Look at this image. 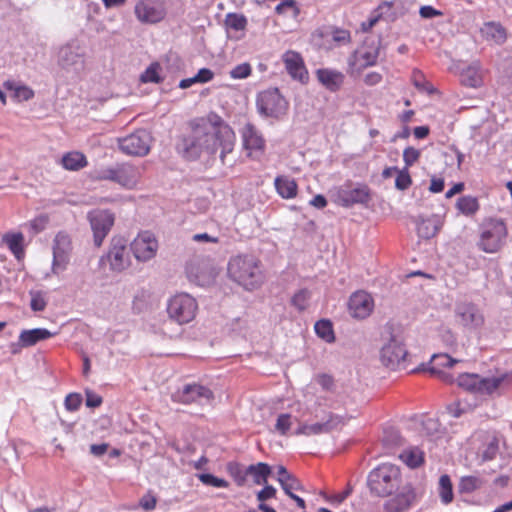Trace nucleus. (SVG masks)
I'll return each instance as SVG.
<instances>
[{
  "label": "nucleus",
  "mask_w": 512,
  "mask_h": 512,
  "mask_svg": "<svg viewBox=\"0 0 512 512\" xmlns=\"http://www.w3.org/2000/svg\"><path fill=\"white\" fill-rule=\"evenodd\" d=\"M191 135L182 136L176 149L187 160H196L202 153L219 158L225 164V157L234 150L236 135L231 126L216 112L193 119L190 122Z\"/></svg>",
  "instance_id": "1"
},
{
  "label": "nucleus",
  "mask_w": 512,
  "mask_h": 512,
  "mask_svg": "<svg viewBox=\"0 0 512 512\" xmlns=\"http://www.w3.org/2000/svg\"><path fill=\"white\" fill-rule=\"evenodd\" d=\"M227 272L233 281L248 291L259 288L264 281L260 262L253 255H239L230 259Z\"/></svg>",
  "instance_id": "2"
},
{
  "label": "nucleus",
  "mask_w": 512,
  "mask_h": 512,
  "mask_svg": "<svg viewBox=\"0 0 512 512\" xmlns=\"http://www.w3.org/2000/svg\"><path fill=\"white\" fill-rule=\"evenodd\" d=\"M400 468L391 463H383L374 468L368 475L367 486L372 495L387 497L401 487Z\"/></svg>",
  "instance_id": "3"
},
{
  "label": "nucleus",
  "mask_w": 512,
  "mask_h": 512,
  "mask_svg": "<svg viewBox=\"0 0 512 512\" xmlns=\"http://www.w3.org/2000/svg\"><path fill=\"white\" fill-rule=\"evenodd\" d=\"M457 385L466 391L481 395H491L502 385L512 382V373H502L494 377H481L476 373H462L456 378Z\"/></svg>",
  "instance_id": "4"
},
{
  "label": "nucleus",
  "mask_w": 512,
  "mask_h": 512,
  "mask_svg": "<svg viewBox=\"0 0 512 512\" xmlns=\"http://www.w3.org/2000/svg\"><path fill=\"white\" fill-rule=\"evenodd\" d=\"M481 234L478 247L486 253H496L505 243L508 230L504 220L489 217L480 225Z\"/></svg>",
  "instance_id": "5"
},
{
  "label": "nucleus",
  "mask_w": 512,
  "mask_h": 512,
  "mask_svg": "<svg viewBox=\"0 0 512 512\" xmlns=\"http://www.w3.org/2000/svg\"><path fill=\"white\" fill-rule=\"evenodd\" d=\"M335 202L345 208L353 207L356 204L369 206L372 201L373 192L365 183L346 182L341 186L336 195Z\"/></svg>",
  "instance_id": "6"
},
{
  "label": "nucleus",
  "mask_w": 512,
  "mask_h": 512,
  "mask_svg": "<svg viewBox=\"0 0 512 512\" xmlns=\"http://www.w3.org/2000/svg\"><path fill=\"white\" fill-rule=\"evenodd\" d=\"M256 106L260 115L280 119L287 113L289 103L278 88H271L258 94Z\"/></svg>",
  "instance_id": "7"
},
{
  "label": "nucleus",
  "mask_w": 512,
  "mask_h": 512,
  "mask_svg": "<svg viewBox=\"0 0 512 512\" xmlns=\"http://www.w3.org/2000/svg\"><path fill=\"white\" fill-rule=\"evenodd\" d=\"M198 305L196 300L187 293L173 296L167 304L170 319L178 324H186L194 319Z\"/></svg>",
  "instance_id": "8"
},
{
  "label": "nucleus",
  "mask_w": 512,
  "mask_h": 512,
  "mask_svg": "<svg viewBox=\"0 0 512 512\" xmlns=\"http://www.w3.org/2000/svg\"><path fill=\"white\" fill-rule=\"evenodd\" d=\"M87 220L93 232L94 245L101 247L114 225V213L108 209H93L87 213Z\"/></svg>",
  "instance_id": "9"
},
{
  "label": "nucleus",
  "mask_w": 512,
  "mask_h": 512,
  "mask_svg": "<svg viewBox=\"0 0 512 512\" xmlns=\"http://www.w3.org/2000/svg\"><path fill=\"white\" fill-rule=\"evenodd\" d=\"M152 136L146 129H138L118 140L119 148L127 155L145 156L150 151Z\"/></svg>",
  "instance_id": "10"
},
{
  "label": "nucleus",
  "mask_w": 512,
  "mask_h": 512,
  "mask_svg": "<svg viewBox=\"0 0 512 512\" xmlns=\"http://www.w3.org/2000/svg\"><path fill=\"white\" fill-rule=\"evenodd\" d=\"M408 351L402 339L391 334L389 341L382 347L380 358L383 365L395 370L399 368L405 361Z\"/></svg>",
  "instance_id": "11"
},
{
  "label": "nucleus",
  "mask_w": 512,
  "mask_h": 512,
  "mask_svg": "<svg viewBox=\"0 0 512 512\" xmlns=\"http://www.w3.org/2000/svg\"><path fill=\"white\" fill-rule=\"evenodd\" d=\"M130 248L128 240L123 236H114L110 241L109 251L106 255L113 271H123L128 268L130 262Z\"/></svg>",
  "instance_id": "12"
},
{
  "label": "nucleus",
  "mask_w": 512,
  "mask_h": 512,
  "mask_svg": "<svg viewBox=\"0 0 512 512\" xmlns=\"http://www.w3.org/2000/svg\"><path fill=\"white\" fill-rule=\"evenodd\" d=\"M99 179L110 180L123 187H133L138 178V171L135 166L128 163H118L114 167H109L100 171Z\"/></svg>",
  "instance_id": "13"
},
{
  "label": "nucleus",
  "mask_w": 512,
  "mask_h": 512,
  "mask_svg": "<svg viewBox=\"0 0 512 512\" xmlns=\"http://www.w3.org/2000/svg\"><path fill=\"white\" fill-rule=\"evenodd\" d=\"M455 316L459 319L461 325L469 330H477L485 322L481 309L470 301L457 302L455 305Z\"/></svg>",
  "instance_id": "14"
},
{
  "label": "nucleus",
  "mask_w": 512,
  "mask_h": 512,
  "mask_svg": "<svg viewBox=\"0 0 512 512\" xmlns=\"http://www.w3.org/2000/svg\"><path fill=\"white\" fill-rule=\"evenodd\" d=\"M174 402L182 404L202 403V400L210 402L214 399L213 392L203 385L192 383L185 384L181 389H178L172 394Z\"/></svg>",
  "instance_id": "15"
},
{
  "label": "nucleus",
  "mask_w": 512,
  "mask_h": 512,
  "mask_svg": "<svg viewBox=\"0 0 512 512\" xmlns=\"http://www.w3.org/2000/svg\"><path fill=\"white\" fill-rule=\"evenodd\" d=\"M134 13L143 24H156L166 16V10L158 0H140L135 5Z\"/></svg>",
  "instance_id": "16"
},
{
  "label": "nucleus",
  "mask_w": 512,
  "mask_h": 512,
  "mask_svg": "<svg viewBox=\"0 0 512 512\" xmlns=\"http://www.w3.org/2000/svg\"><path fill=\"white\" fill-rule=\"evenodd\" d=\"M158 249L156 238L149 232L140 233L131 243L130 251L139 262H146L155 257Z\"/></svg>",
  "instance_id": "17"
},
{
  "label": "nucleus",
  "mask_w": 512,
  "mask_h": 512,
  "mask_svg": "<svg viewBox=\"0 0 512 512\" xmlns=\"http://www.w3.org/2000/svg\"><path fill=\"white\" fill-rule=\"evenodd\" d=\"M84 51L76 43H69L59 50L58 64L65 70L79 71L84 65Z\"/></svg>",
  "instance_id": "18"
},
{
  "label": "nucleus",
  "mask_w": 512,
  "mask_h": 512,
  "mask_svg": "<svg viewBox=\"0 0 512 512\" xmlns=\"http://www.w3.org/2000/svg\"><path fill=\"white\" fill-rule=\"evenodd\" d=\"M53 242L52 270L56 274L58 270H64L69 262L71 240L68 234L59 232Z\"/></svg>",
  "instance_id": "19"
},
{
  "label": "nucleus",
  "mask_w": 512,
  "mask_h": 512,
  "mask_svg": "<svg viewBox=\"0 0 512 512\" xmlns=\"http://www.w3.org/2000/svg\"><path fill=\"white\" fill-rule=\"evenodd\" d=\"M397 494L385 502V512H405L416 500V493L411 484L401 486Z\"/></svg>",
  "instance_id": "20"
},
{
  "label": "nucleus",
  "mask_w": 512,
  "mask_h": 512,
  "mask_svg": "<svg viewBox=\"0 0 512 512\" xmlns=\"http://www.w3.org/2000/svg\"><path fill=\"white\" fill-rule=\"evenodd\" d=\"M348 309L353 318L365 319L373 309L371 296L364 291H357L350 296Z\"/></svg>",
  "instance_id": "21"
},
{
  "label": "nucleus",
  "mask_w": 512,
  "mask_h": 512,
  "mask_svg": "<svg viewBox=\"0 0 512 512\" xmlns=\"http://www.w3.org/2000/svg\"><path fill=\"white\" fill-rule=\"evenodd\" d=\"M288 74L294 79L306 84L309 81V73L306 69L302 56L295 51H287L283 55Z\"/></svg>",
  "instance_id": "22"
},
{
  "label": "nucleus",
  "mask_w": 512,
  "mask_h": 512,
  "mask_svg": "<svg viewBox=\"0 0 512 512\" xmlns=\"http://www.w3.org/2000/svg\"><path fill=\"white\" fill-rule=\"evenodd\" d=\"M243 147L248 151L265 150V140L252 123H247L242 130Z\"/></svg>",
  "instance_id": "23"
},
{
  "label": "nucleus",
  "mask_w": 512,
  "mask_h": 512,
  "mask_svg": "<svg viewBox=\"0 0 512 512\" xmlns=\"http://www.w3.org/2000/svg\"><path fill=\"white\" fill-rule=\"evenodd\" d=\"M318 81L329 91L337 92L344 83L343 73L328 68H320L316 71Z\"/></svg>",
  "instance_id": "24"
},
{
  "label": "nucleus",
  "mask_w": 512,
  "mask_h": 512,
  "mask_svg": "<svg viewBox=\"0 0 512 512\" xmlns=\"http://www.w3.org/2000/svg\"><path fill=\"white\" fill-rule=\"evenodd\" d=\"M380 42L381 39L379 37L369 36L365 38L363 48H368V50L362 51L361 53V57L365 61L364 64L361 65L362 68L376 64L379 56Z\"/></svg>",
  "instance_id": "25"
},
{
  "label": "nucleus",
  "mask_w": 512,
  "mask_h": 512,
  "mask_svg": "<svg viewBox=\"0 0 512 512\" xmlns=\"http://www.w3.org/2000/svg\"><path fill=\"white\" fill-rule=\"evenodd\" d=\"M277 193L284 199H291L297 195L298 185L296 181L285 175L277 176L274 180Z\"/></svg>",
  "instance_id": "26"
},
{
  "label": "nucleus",
  "mask_w": 512,
  "mask_h": 512,
  "mask_svg": "<svg viewBox=\"0 0 512 512\" xmlns=\"http://www.w3.org/2000/svg\"><path fill=\"white\" fill-rule=\"evenodd\" d=\"M344 423L345 421L343 416L329 413L328 419L325 422L309 425V435L329 433Z\"/></svg>",
  "instance_id": "27"
},
{
  "label": "nucleus",
  "mask_w": 512,
  "mask_h": 512,
  "mask_svg": "<svg viewBox=\"0 0 512 512\" xmlns=\"http://www.w3.org/2000/svg\"><path fill=\"white\" fill-rule=\"evenodd\" d=\"M56 333L50 332L48 329L45 328H34L30 330H23L20 333V341H22V344L26 347L34 346L39 341L46 340L52 336H54Z\"/></svg>",
  "instance_id": "28"
},
{
  "label": "nucleus",
  "mask_w": 512,
  "mask_h": 512,
  "mask_svg": "<svg viewBox=\"0 0 512 512\" xmlns=\"http://www.w3.org/2000/svg\"><path fill=\"white\" fill-rule=\"evenodd\" d=\"M415 223L417 225V234L423 239L433 238L440 229V225L437 220L424 218L423 216H418Z\"/></svg>",
  "instance_id": "29"
},
{
  "label": "nucleus",
  "mask_w": 512,
  "mask_h": 512,
  "mask_svg": "<svg viewBox=\"0 0 512 512\" xmlns=\"http://www.w3.org/2000/svg\"><path fill=\"white\" fill-rule=\"evenodd\" d=\"M271 474V466L264 462L251 464L247 467V476H252L253 482L257 485L266 484Z\"/></svg>",
  "instance_id": "30"
},
{
  "label": "nucleus",
  "mask_w": 512,
  "mask_h": 512,
  "mask_svg": "<svg viewBox=\"0 0 512 512\" xmlns=\"http://www.w3.org/2000/svg\"><path fill=\"white\" fill-rule=\"evenodd\" d=\"M3 242L7 244L10 251L18 260H21L24 257V236L21 232L6 233L3 236Z\"/></svg>",
  "instance_id": "31"
},
{
  "label": "nucleus",
  "mask_w": 512,
  "mask_h": 512,
  "mask_svg": "<svg viewBox=\"0 0 512 512\" xmlns=\"http://www.w3.org/2000/svg\"><path fill=\"white\" fill-rule=\"evenodd\" d=\"M332 35L333 40L339 43H347L350 41V32L345 29L335 28V27H323L315 30L312 34L313 38H324L326 36Z\"/></svg>",
  "instance_id": "32"
},
{
  "label": "nucleus",
  "mask_w": 512,
  "mask_h": 512,
  "mask_svg": "<svg viewBox=\"0 0 512 512\" xmlns=\"http://www.w3.org/2000/svg\"><path fill=\"white\" fill-rule=\"evenodd\" d=\"M4 88L6 90L12 91L13 97L17 101H28L35 95L34 91L30 87L26 85H19L13 80L5 81Z\"/></svg>",
  "instance_id": "33"
},
{
  "label": "nucleus",
  "mask_w": 512,
  "mask_h": 512,
  "mask_svg": "<svg viewBox=\"0 0 512 512\" xmlns=\"http://www.w3.org/2000/svg\"><path fill=\"white\" fill-rule=\"evenodd\" d=\"M438 493L441 502L448 505L454 500L453 484L448 474H443L439 478Z\"/></svg>",
  "instance_id": "34"
},
{
  "label": "nucleus",
  "mask_w": 512,
  "mask_h": 512,
  "mask_svg": "<svg viewBox=\"0 0 512 512\" xmlns=\"http://www.w3.org/2000/svg\"><path fill=\"white\" fill-rule=\"evenodd\" d=\"M456 208L465 216H473L480 208L476 197L465 195L457 199Z\"/></svg>",
  "instance_id": "35"
},
{
  "label": "nucleus",
  "mask_w": 512,
  "mask_h": 512,
  "mask_svg": "<svg viewBox=\"0 0 512 512\" xmlns=\"http://www.w3.org/2000/svg\"><path fill=\"white\" fill-rule=\"evenodd\" d=\"M460 82L462 85L471 88H477L482 85V76L475 66H469L460 74Z\"/></svg>",
  "instance_id": "36"
},
{
  "label": "nucleus",
  "mask_w": 512,
  "mask_h": 512,
  "mask_svg": "<svg viewBox=\"0 0 512 512\" xmlns=\"http://www.w3.org/2000/svg\"><path fill=\"white\" fill-rule=\"evenodd\" d=\"M62 165L65 169L76 171L87 165L86 157L80 152H70L62 157Z\"/></svg>",
  "instance_id": "37"
},
{
  "label": "nucleus",
  "mask_w": 512,
  "mask_h": 512,
  "mask_svg": "<svg viewBox=\"0 0 512 512\" xmlns=\"http://www.w3.org/2000/svg\"><path fill=\"white\" fill-rule=\"evenodd\" d=\"M316 335L327 343L335 342L333 324L329 319H320L314 325Z\"/></svg>",
  "instance_id": "38"
},
{
  "label": "nucleus",
  "mask_w": 512,
  "mask_h": 512,
  "mask_svg": "<svg viewBox=\"0 0 512 512\" xmlns=\"http://www.w3.org/2000/svg\"><path fill=\"white\" fill-rule=\"evenodd\" d=\"M382 442L385 447L394 448L402 446L404 439L397 428L389 426L385 427L383 430Z\"/></svg>",
  "instance_id": "39"
},
{
  "label": "nucleus",
  "mask_w": 512,
  "mask_h": 512,
  "mask_svg": "<svg viewBox=\"0 0 512 512\" xmlns=\"http://www.w3.org/2000/svg\"><path fill=\"white\" fill-rule=\"evenodd\" d=\"M484 482L481 478L476 476H463L460 478L458 484V491L460 494H469L483 486Z\"/></svg>",
  "instance_id": "40"
},
{
  "label": "nucleus",
  "mask_w": 512,
  "mask_h": 512,
  "mask_svg": "<svg viewBox=\"0 0 512 512\" xmlns=\"http://www.w3.org/2000/svg\"><path fill=\"white\" fill-rule=\"evenodd\" d=\"M227 471L233 477L237 486L242 487L245 485L247 478V467L244 468L240 463L232 461L227 464Z\"/></svg>",
  "instance_id": "41"
},
{
  "label": "nucleus",
  "mask_w": 512,
  "mask_h": 512,
  "mask_svg": "<svg viewBox=\"0 0 512 512\" xmlns=\"http://www.w3.org/2000/svg\"><path fill=\"white\" fill-rule=\"evenodd\" d=\"M247 23V18L243 14L238 13H228L224 21L226 29H232L235 31L244 30Z\"/></svg>",
  "instance_id": "42"
},
{
  "label": "nucleus",
  "mask_w": 512,
  "mask_h": 512,
  "mask_svg": "<svg viewBox=\"0 0 512 512\" xmlns=\"http://www.w3.org/2000/svg\"><path fill=\"white\" fill-rule=\"evenodd\" d=\"M161 66L158 62L151 63L141 74L140 80L143 83H161L163 78L159 75Z\"/></svg>",
  "instance_id": "43"
},
{
  "label": "nucleus",
  "mask_w": 512,
  "mask_h": 512,
  "mask_svg": "<svg viewBox=\"0 0 512 512\" xmlns=\"http://www.w3.org/2000/svg\"><path fill=\"white\" fill-rule=\"evenodd\" d=\"M412 82H413V85L420 92H426L429 95H432L437 92V89L430 82H428L424 79V75L419 70L413 71Z\"/></svg>",
  "instance_id": "44"
},
{
  "label": "nucleus",
  "mask_w": 512,
  "mask_h": 512,
  "mask_svg": "<svg viewBox=\"0 0 512 512\" xmlns=\"http://www.w3.org/2000/svg\"><path fill=\"white\" fill-rule=\"evenodd\" d=\"M197 478L206 486H212L216 488H227L229 482L223 478H219L211 473L203 472L196 475Z\"/></svg>",
  "instance_id": "45"
},
{
  "label": "nucleus",
  "mask_w": 512,
  "mask_h": 512,
  "mask_svg": "<svg viewBox=\"0 0 512 512\" xmlns=\"http://www.w3.org/2000/svg\"><path fill=\"white\" fill-rule=\"evenodd\" d=\"M408 467L415 469L424 463V455L421 451L411 450L401 455Z\"/></svg>",
  "instance_id": "46"
},
{
  "label": "nucleus",
  "mask_w": 512,
  "mask_h": 512,
  "mask_svg": "<svg viewBox=\"0 0 512 512\" xmlns=\"http://www.w3.org/2000/svg\"><path fill=\"white\" fill-rule=\"evenodd\" d=\"M486 34L493 38L497 43H502L506 39L505 29L500 24L493 22L486 25Z\"/></svg>",
  "instance_id": "47"
},
{
  "label": "nucleus",
  "mask_w": 512,
  "mask_h": 512,
  "mask_svg": "<svg viewBox=\"0 0 512 512\" xmlns=\"http://www.w3.org/2000/svg\"><path fill=\"white\" fill-rule=\"evenodd\" d=\"M412 185V178L408 168L399 170L395 179V187L400 191L407 190Z\"/></svg>",
  "instance_id": "48"
},
{
  "label": "nucleus",
  "mask_w": 512,
  "mask_h": 512,
  "mask_svg": "<svg viewBox=\"0 0 512 512\" xmlns=\"http://www.w3.org/2000/svg\"><path fill=\"white\" fill-rule=\"evenodd\" d=\"M310 298V292L308 289H300L296 292L292 299L291 304L296 307L299 311H304L307 306V301Z\"/></svg>",
  "instance_id": "49"
},
{
  "label": "nucleus",
  "mask_w": 512,
  "mask_h": 512,
  "mask_svg": "<svg viewBox=\"0 0 512 512\" xmlns=\"http://www.w3.org/2000/svg\"><path fill=\"white\" fill-rule=\"evenodd\" d=\"M30 307L34 312H41L46 308L47 302L42 291H30Z\"/></svg>",
  "instance_id": "50"
},
{
  "label": "nucleus",
  "mask_w": 512,
  "mask_h": 512,
  "mask_svg": "<svg viewBox=\"0 0 512 512\" xmlns=\"http://www.w3.org/2000/svg\"><path fill=\"white\" fill-rule=\"evenodd\" d=\"M290 10L293 12L294 17L299 14L300 10L295 0H284L275 8V12L279 15L286 14Z\"/></svg>",
  "instance_id": "51"
},
{
  "label": "nucleus",
  "mask_w": 512,
  "mask_h": 512,
  "mask_svg": "<svg viewBox=\"0 0 512 512\" xmlns=\"http://www.w3.org/2000/svg\"><path fill=\"white\" fill-rule=\"evenodd\" d=\"M499 450V440L496 436L487 443L486 448L483 451V460H492L496 457Z\"/></svg>",
  "instance_id": "52"
},
{
  "label": "nucleus",
  "mask_w": 512,
  "mask_h": 512,
  "mask_svg": "<svg viewBox=\"0 0 512 512\" xmlns=\"http://www.w3.org/2000/svg\"><path fill=\"white\" fill-rule=\"evenodd\" d=\"M82 401L83 398L81 394L69 393L65 398L64 405L68 411H77L80 408Z\"/></svg>",
  "instance_id": "53"
},
{
  "label": "nucleus",
  "mask_w": 512,
  "mask_h": 512,
  "mask_svg": "<svg viewBox=\"0 0 512 512\" xmlns=\"http://www.w3.org/2000/svg\"><path fill=\"white\" fill-rule=\"evenodd\" d=\"M421 152L414 147H407L403 151V160L405 168L411 167L420 158Z\"/></svg>",
  "instance_id": "54"
},
{
  "label": "nucleus",
  "mask_w": 512,
  "mask_h": 512,
  "mask_svg": "<svg viewBox=\"0 0 512 512\" xmlns=\"http://www.w3.org/2000/svg\"><path fill=\"white\" fill-rule=\"evenodd\" d=\"M251 71L249 63H241L230 71V76L234 79H245L251 74Z\"/></svg>",
  "instance_id": "55"
},
{
  "label": "nucleus",
  "mask_w": 512,
  "mask_h": 512,
  "mask_svg": "<svg viewBox=\"0 0 512 512\" xmlns=\"http://www.w3.org/2000/svg\"><path fill=\"white\" fill-rule=\"evenodd\" d=\"M291 415L288 413L280 414L277 418L275 428L282 434L286 435L291 426Z\"/></svg>",
  "instance_id": "56"
},
{
  "label": "nucleus",
  "mask_w": 512,
  "mask_h": 512,
  "mask_svg": "<svg viewBox=\"0 0 512 512\" xmlns=\"http://www.w3.org/2000/svg\"><path fill=\"white\" fill-rule=\"evenodd\" d=\"M431 361L434 363L433 366L439 367H452L457 360L453 359L447 354L433 355Z\"/></svg>",
  "instance_id": "57"
},
{
  "label": "nucleus",
  "mask_w": 512,
  "mask_h": 512,
  "mask_svg": "<svg viewBox=\"0 0 512 512\" xmlns=\"http://www.w3.org/2000/svg\"><path fill=\"white\" fill-rule=\"evenodd\" d=\"M264 488L257 492L256 497L260 503H265V501L274 498L276 496L277 490L272 485L268 483L264 484Z\"/></svg>",
  "instance_id": "58"
},
{
  "label": "nucleus",
  "mask_w": 512,
  "mask_h": 512,
  "mask_svg": "<svg viewBox=\"0 0 512 512\" xmlns=\"http://www.w3.org/2000/svg\"><path fill=\"white\" fill-rule=\"evenodd\" d=\"M85 396H86L85 405L88 408H97L103 402L102 397L90 389L85 390Z\"/></svg>",
  "instance_id": "59"
},
{
  "label": "nucleus",
  "mask_w": 512,
  "mask_h": 512,
  "mask_svg": "<svg viewBox=\"0 0 512 512\" xmlns=\"http://www.w3.org/2000/svg\"><path fill=\"white\" fill-rule=\"evenodd\" d=\"M427 370L431 376L438 377L445 383H453L455 381L454 377L451 374L439 368H436L435 366H431Z\"/></svg>",
  "instance_id": "60"
},
{
  "label": "nucleus",
  "mask_w": 512,
  "mask_h": 512,
  "mask_svg": "<svg viewBox=\"0 0 512 512\" xmlns=\"http://www.w3.org/2000/svg\"><path fill=\"white\" fill-rule=\"evenodd\" d=\"M419 14L424 19H432L442 16L443 13L430 5H424L420 7Z\"/></svg>",
  "instance_id": "61"
},
{
  "label": "nucleus",
  "mask_w": 512,
  "mask_h": 512,
  "mask_svg": "<svg viewBox=\"0 0 512 512\" xmlns=\"http://www.w3.org/2000/svg\"><path fill=\"white\" fill-rule=\"evenodd\" d=\"M281 487L283 490L285 487L289 492H292V490H303L300 480L293 474L288 478V480L285 481V485Z\"/></svg>",
  "instance_id": "62"
},
{
  "label": "nucleus",
  "mask_w": 512,
  "mask_h": 512,
  "mask_svg": "<svg viewBox=\"0 0 512 512\" xmlns=\"http://www.w3.org/2000/svg\"><path fill=\"white\" fill-rule=\"evenodd\" d=\"M157 500L154 496L148 494L143 496L140 499L139 505L145 510V511H151L156 507Z\"/></svg>",
  "instance_id": "63"
},
{
  "label": "nucleus",
  "mask_w": 512,
  "mask_h": 512,
  "mask_svg": "<svg viewBox=\"0 0 512 512\" xmlns=\"http://www.w3.org/2000/svg\"><path fill=\"white\" fill-rule=\"evenodd\" d=\"M448 413L454 418H459L465 413V409L461 407L460 402H454L447 406Z\"/></svg>",
  "instance_id": "64"
}]
</instances>
